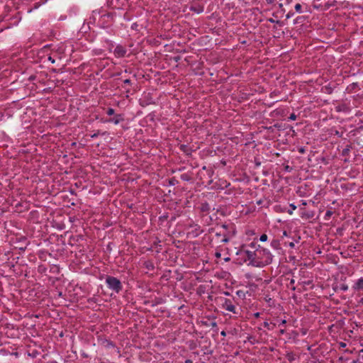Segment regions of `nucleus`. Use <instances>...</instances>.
I'll return each instance as SVG.
<instances>
[{"instance_id":"f257e3e1","label":"nucleus","mask_w":363,"mask_h":363,"mask_svg":"<svg viewBox=\"0 0 363 363\" xmlns=\"http://www.w3.org/2000/svg\"><path fill=\"white\" fill-rule=\"evenodd\" d=\"M252 250L242 248L240 254L248 260V265L255 267H263L272 263L273 255L268 249L261 246L256 247V243L252 242L250 245Z\"/></svg>"},{"instance_id":"f03ea898","label":"nucleus","mask_w":363,"mask_h":363,"mask_svg":"<svg viewBox=\"0 0 363 363\" xmlns=\"http://www.w3.org/2000/svg\"><path fill=\"white\" fill-rule=\"evenodd\" d=\"M106 284L108 288L116 293H119L122 289V284L120 280L114 277L108 276L106 278Z\"/></svg>"},{"instance_id":"7ed1b4c3","label":"nucleus","mask_w":363,"mask_h":363,"mask_svg":"<svg viewBox=\"0 0 363 363\" xmlns=\"http://www.w3.org/2000/svg\"><path fill=\"white\" fill-rule=\"evenodd\" d=\"M203 233L201 226L196 223L190 224L187 228V237L195 238Z\"/></svg>"},{"instance_id":"20e7f679","label":"nucleus","mask_w":363,"mask_h":363,"mask_svg":"<svg viewBox=\"0 0 363 363\" xmlns=\"http://www.w3.org/2000/svg\"><path fill=\"white\" fill-rule=\"evenodd\" d=\"M222 308L225 309L227 311L231 312L233 313H238L236 311V307L234 305L233 301L228 298H223L221 303Z\"/></svg>"},{"instance_id":"39448f33","label":"nucleus","mask_w":363,"mask_h":363,"mask_svg":"<svg viewBox=\"0 0 363 363\" xmlns=\"http://www.w3.org/2000/svg\"><path fill=\"white\" fill-rule=\"evenodd\" d=\"M113 52L116 57L121 58L125 56L127 50L123 45H118L115 47Z\"/></svg>"},{"instance_id":"423d86ee","label":"nucleus","mask_w":363,"mask_h":363,"mask_svg":"<svg viewBox=\"0 0 363 363\" xmlns=\"http://www.w3.org/2000/svg\"><path fill=\"white\" fill-rule=\"evenodd\" d=\"M352 289L355 291H363V277H360L354 281Z\"/></svg>"},{"instance_id":"0eeeda50","label":"nucleus","mask_w":363,"mask_h":363,"mask_svg":"<svg viewBox=\"0 0 363 363\" xmlns=\"http://www.w3.org/2000/svg\"><path fill=\"white\" fill-rule=\"evenodd\" d=\"M124 120L123 115L118 114L114 118L109 119L108 121L118 125Z\"/></svg>"},{"instance_id":"6e6552de","label":"nucleus","mask_w":363,"mask_h":363,"mask_svg":"<svg viewBox=\"0 0 363 363\" xmlns=\"http://www.w3.org/2000/svg\"><path fill=\"white\" fill-rule=\"evenodd\" d=\"M190 10L191 11H194V13H201L204 10V8L203 6H200V5H198V6H193L191 7Z\"/></svg>"},{"instance_id":"1a4fd4ad","label":"nucleus","mask_w":363,"mask_h":363,"mask_svg":"<svg viewBox=\"0 0 363 363\" xmlns=\"http://www.w3.org/2000/svg\"><path fill=\"white\" fill-rule=\"evenodd\" d=\"M105 43H106V47L110 52L113 51V49L115 48L113 42H112L111 40H105Z\"/></svg>"},{"instance_id":"9d476101","label":"nucleus","mask_w":363,"mask_h":363,"mask_svg":"<svg viewBox=\"0 0 363 363\" xmlns=\"http://www.w3.org/2000/svg\"><path fill=\"white\" fill-rule=\"evenodd\" d=\"M263 325L264 327L267 328L268 330H273L274 328L275 327V323H268L267 321H264V323H263Z\"/></svg>"},{"instance_id":"9b49d317","label":"nucleus","mask_w":363,"mask_h":363,"mask_svg":"<svg viewBox=\"0 0 363 363\" xmlns=\"http://www.w3.org/2000/svg\"><path fill=\"white\" fill-rule=\"evenodd\" d=\"M271 246L274 248V249H278L279 248V240H274L272 242H271Z\"/></svg>"},{"instance_id":"f8f14e48","label":"nucleus","mask_w":363,"mask_h":363,"mask_svg":"<svg viewBox=\"0 0 363 363\" xmlns=\"http://www.w3.org/2000/svg\"><path fill=\"white\" fill-rule=\"evenodd\" d=\"M236 294L238 295V297H240L241 298H245V293L242 290L237 291H236Z\"/></svg>"},{"instance_id":"ddd939ff","label":"nucleus","mask_w":363,"mask_h":363,"mask_svg":"<svg viewBox=\"0 0 363 363\" xmlns=\"http://www.w3.org/2000/svg\"><path fill=\"white\" fill-rule=\"evenodd\" d=\"M333 211H330V210H328V211L325 212V213L324 218H325V220H328V219L331 217V216L333 215Z\"/></svg>"},{"instance_id":"4468645a","label":"nucleus","mask_w":363,"mask_h":363,"mask_svg":"<svg viewBox=\"0 0 363 363\" xmlns=\"http://www.w3.org/2000/svg\"><path fill=\"white\" fill-rule=\"evenodd\" d=\"M295 10L297 13H302V7L300 4H296L295 5Z\"/></svg>"},{"instance_id":"2eb2a0df","label":"nucleus","mask_w":363,"mask_h":363,"mask_svg":"<svg viewBox=\"0 0 363 363\" xmlns=\"http://www.w3.org/2000/svg\"><path fill=\"white\" fill-rule=\"evenodd\" d=\"M339 289L342 291H346L348 290V286L347 284H342L339 286Z\"/></svg>"},{"instance_id":"dca6fc26","label":"nucleus","mask_w":363,"mask_h":363,"mask_svg":"<svg viewBox=\"0 0 363 363\" xmlns=\"http://www.w3.org/2000/svg\"><path fill=\"white\" fill-rule=\"evenodd\" d=\"M289 206L291 209L288 211V213L291 215L294 211L296 209V206H295L294 203H291Z\"/></svg>"},{"instance_id":"f3484780","label":"nucleus","mask_w":363,"mask_h":363,"mask_svg":"<svg viewBox=\"0 0 363 363\" xmlns=\"http://www.w3.org/2000/svg\"><path fill=\"white\" fill-rule=\"evenodd\" d=\"M267 235L266 234H262L260 237H259V240L261 242H266L267 240Z\"/></svg>"},{"instance_id":"a211bd4d","label":"nucleus","mask_w":363,"mask_h":363,"mask_svg":"<svg viewBox=\"0 0 363 363\" xmlns=\"http://www.w3.org/2000/svg\"><path fill=\"white\" fill-rule=\"evenodd\" d=\"M106 113L108 115V116H112L115 113V111L113 108H108L107 111H106Z\"/></svg>"},{"instance_id":"6ab92c4d","label":"nucleus","mask_w":363,"mask_h":363,"mask_svg":"<svg viewBox=\"0 0 363 363\" xmlns=\"http://www.w3.org/2000/svg\"><path fill=\"white\" fill-rule=\"evenodd\" d=\"M106 347H114V344L111 341H106Z\"/></svg>"},{"instance_id":"aec40b11","label":"nucleus","mask_w":363,"mask_h":363,"mask_svg":"<svg viewBox=\"0 0 363 363\" xmlns=\"http://www.w3.org/2000/svg\"><path fill=\"white\" fill-rule=\"evenodd\" d=\"M296 119V115L295 113H291L289 117V120L295 121Z\"/></svg>"},{"instance_id":"412c9836","label":"nucleus","mask_w":363,"mask_h":363,"mask_svg":"<svg viewBox=\"0 0 363 363\" xmlns=\"http://www.w3.org/2000/svg\"><path fill=\"white\" fill-rule=\"evenodd\" d=\"M48 60L52 63V64H54L55 62V60L53 57H52L51 56H49L48 57Z\"/></svg>"},{"instance_id":"4be33fe9","label":"nucleus","mask_w":363,"mask_h":363,"mask_svg":"<svg viewBox=\"0 0 363 363\" xmlns=\"http://www.w3.org/2000/svg\"><path fill=\"white\" fill-rule=\"evenodd\" d=\"M99 135V133L98 132L97 133H94V134L91 135V138H97Z\"/></svg>"},{"instance_id":"5701e85b","label":"nucleus","mask_w":363,"mask_h":363,"mask_svg":"<svg viewBox=\"0 0 363 363\" xmlns=\"http://www.w3.org/2000/svg\"><path fill=\"white\" fill-rule=\"evenodd\" d=\"M123 83H124V84H130V79H125V80L123 81Z\"/></svg>"},{"instance_id":"b1692460","label":"nucleus","mask_w":363,"mask_h":363,"mask_svg":"<svg viewBox=\"0 0 363 363\" xmlns=\"http://www.w3.org/2000/svg\"><path fill=\"white\" fill-rule=\"evenodd\" d=\"M286 323V320L285 319H283L281 320L280 325H284Z\"/></svg>"},{"instance_id":"393cba45","label":"nucleus","mask_w":363,"mask_h":363,"mask_svg":"<svg viewBox=\"0 0 363 363\" xmlns=\"http://www.w3.org/2000/svg\"><path fill=\"white\" fill-rule=\"evenodd\" d=\"M259 315H260V313H259V312H257V313H254V316H255V318H259Z\"/></svg>"},{"instance_id":"a878e982","label":"nucleus","mask_w":363,"mask_h":363,"mask_svg":"<svg viewBox=\"0 0 363 363\" xmlns=\"http://www.w3.org/2000/svg\"><path fill=\"white\" fill-rule=\"evenodd\" d=\"M220 335H221L222 336H223V337L226 336V333H225V331H224V330L221 331V332H220Z\"/></svg>"},{"instance_id":"bb28decb","label":"nucleus","mask_w":363,"mask_h":363,"mask_svg":"<svg viewBox=\"0 0 363 363\" xmlns=\"http://www.w3.org/2000/svg\"><path fill=\"white\" fill-rule=\"evenodd\" d=\"M279 333H280L281 335L284 334V333H285V330H284V329H281V330H279Z\"/></svg>"},{"instance_id":"cd10ccee","label":"nucleus","mask_w":363,"mask_h":363,"mask_svg":"<svg viewBox=\"0 0 363 363\" xmlns=\"http://www.w3.org/2000/svg\"><path fill=\"white\" fill-rule=\"evenodd\" d=\"M333 289H334V291H337V290H340V289H339V286H333Z\"/></svg>"},{"instance_id":"c85d7f7f","label":"nucleus","mask_w":363,"mask_h":363,"mask_svg":"<svg viewBox=\"0 0 363 363\" xmlns=\"http://www.w3.org/2000/svg\"><path fill=\"white\" fill-rule=\"evenodd\" d=\"M185 363H193L192 360L187 359L185 360Z\"/></svg>"},{"instance_id":"c756f323","label":"nucleus","mask_w":363,"mask_h":363,"mask_svg":"<svg viewBox=\"0 0 363 363\" xmlns=\"http://www.w3.org/2000/svg\"><path fill=\"white\" fill-rule=\"evenodd\" d=\"M216 256L217 257H220V252H216Z\"/></svg>"},{"instance_id":"7c9ffc66","label":"nucleus","mask_w":363,"mask_h":363,"mask_svg":"<svg viewBox=\"0 0 363 363\" xmlns=\"http://www.w3.org/2000/svg\"><path fill=\"white\" fill-rule=\"evenodd\" d=\"M359 303L363 304V297L359 300Z\"/></svg>"},{"instance_id":"2f4dec72","label":"nucleus","mask_w":363,"mask_h":363,"mask_svg":"<svg viewBox=\"0 0 363 363\" xmlns=\"http://www.w3.org/2000/svg\"><path fill=\"white\" fill-rule=\"evenodd\" d=\"M291 16H292V14L288 13V14L286 15V18H290Z\"/></svg>"},{"instance_id":"473e14b6","label":"nucleus","mask_w":363,"mask_h":363,"mask_svg":"<svg viewBox=\"0 0 363 363\" xmlns=\"http://www.w3.org/2000/svg\"><path fill=\"white\" fill-rule=\"evenodd\" d=\"M283 235H284V236H286V235H287V233H286V231H285V230H284V231L283 232Z\"/></svg>"},{"instance_id":"72a5a7b5","label":"nucleus","mask_w":363,"mask_h":363,"mask_svg":"<svg viewBox=\"0 0 363 363\" xmlns=\"http://www.w3.org/2000/svg\"><path fill=\"white\" fill-rule=\"evenodd\" d=\"M267 2L269 3V4L272 3L273 0H267Z\"/></svg>"},{"instance_id":"f704fd0d","label":"nucleus","mask_w":363,"mask_h":363,"mask_svg":"<svg viewBox=\"0 0 363 363\" xmlns=\"http://www.w3.org/2000/svg\"><path fill=\"white\" fill-rule=\"evenodd\" d=\"M289 246H290V247H293L294 246V244L293 242H291V243L289 244Z\"/></svg>"},{"instance_id":"c9c22d12","label":"nucleus","mask_w":363,"mask_h":363,"mask_svg":"<svg viewBox=\"0 0 363 363\" xmlns=\"http://www.w3.org/2000/svg\"><path fill=\"white\" fill-rule=\"evenodd\" d=\"M294 279H291V284H294Z\"/></svg>"},{"instance_id":"e433bc0d","label":"nucleus","mask_w":363,"mask_h":363,"mask_svg":"<svg viewBox=\"0 0 363 363\" xmlns=\"http://www.w3.org/2000/svg\"><path fill=\"white\" fill-rule=\"evenodd\" d=\"M225 260L228 261V260H229V258H225Z\"/></svg>"}]
</instances>
